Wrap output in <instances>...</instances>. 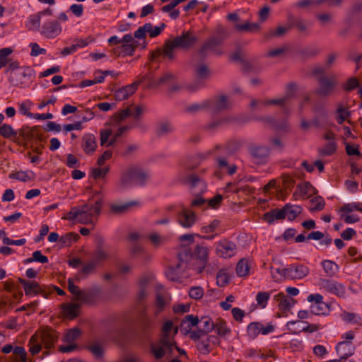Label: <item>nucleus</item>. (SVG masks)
Masks as SVG:
<instances>
[{
  "mask_svg": "<svg viewBox=\"0 0 362 362\" xmlns=\"http://www.w3.org/2000/svg\"><path fill=\"white\" fill-rule=\"evenodd\" d=\"M197 42V37L191 32H183L182 35L177 36L173 40H167L163 45V49H158L151 54V60H156L161 55L173 59L175 56L173 50L175 48L189 49Z\"/></svg>",
  "mask_w": 362,
  "mask_h": 362,
  "instance_id": "f257e3e1",
  "label": "nucleus"
},
{
  "mask_svg": "<svg viewBox=\"0 0 362 362\" xmlns=\"http://www.w3.org/2000/svg\"><path fill=\"white\" fill-rule=\"evenodd\" d=\"M102 199L98 200L94 204L86 203L81 206L72 207L66 217L69 221H74L81 224L93 223L101 212Z\"/></svg>",
  "mask_w": 362,
  "mask_h": 362,
  "instance_id": "f03ea898",
  "label": "nucleus"
},
{
  "mask_svg": "<svg viewBox=\"0 0 362 362\" xmlns=\"http://www.w3.org/2000/svg\"><path fill=\"white\" fill-rule=\"evenodd\" d=\"M173 328L171 320L164 322L159 339L151 344V352L157 360L161 359L165 354H171L173 351V346H175L174 336H171L170 332Z\"/></svg>",
  "mask_w": 362,
  "mask_h": 362,
  "instance_id": "7ed1b4c3",
  "label": "nucleus"
},
{
  "mask_svg": "<svg viewBox=\"0 0 362 362\" xmlns=\"http://www.w3.org/2000/svg\"><path fill=\"white\" fill-rule=\"evenodd\" d=\"M228 37V30L222 27L218 26L216 30V35L205 41L199 49V55L204 59L207 57L210 53L217 55L222 54V52L218 49V47Z\"/></svg>",
  "mask_w": 362,
  "mask_h": 362,
  "instance_id": "20e7f679",
  "label": "nucleus"
},
{
  "mask_svg": "<svg viewBox=\"0 0 362 362\" xmlns=\"http://www.w3.org/2000/svg\"><path fill=\"white\" fill-rule=\"evenodd\" d=\"M177 258L179 262L175 267H170L166 272L168 279L173 281H178V273H180L186 269H190V265L188 264V260L193 259L192 252L187 249L180 250L177 254Z\"/></svg>",
  "mask_w": 362,
  "mask_h": 362,
  "instance_id": "39448f33",
  "label": "nucleus"
},
{
  "mask_svg": "<svg viewBox=\"0 0 362 362\" xmlns=\"http://www.w3.org/2000/svg\"><path fill=\"white\" fill-rule=\"evenodd\" d=\"M180 181L183 185L188 187L194 196L201 195L206 191V182L197 174L191 173L188 175L182 176L180 177Z\"/></svg>",
  "mask_w": 362,
  "mask_h": 362,
  "instance_id": "423d86ee",
  "label": "nucleus"
},
{
  "mask_svg": "<svg viewBox=\"0 0 362 362\" xmlns=\"http://www.w3.org/2000/svg\"><path fill=\"white\" fill-rule=\"evenodd\" d=\"M194 251L196 257L192 255L193 259L188 260V264L190 265V269L201 273L208 262L209 250L206 247L197 245Z\"/></svg>",
  "mask_w": 362,
  "mask_h": 362,
  "instance_id": "0eeeda50",
  "label": "nucleus"
},
{
  "mask_svg": "<svg viewBox=\"0 0 362 362\" xmlns=\"http://www.w3.org/2000/svg\"><path fill=\"white\" fill-rule=\"evenodd\" d=\"M317 81L319 86L315 89V93L320 97H328L331 95L337 85L334 76L327 77L326 76H320L317 77Z\"/></svg>",
  "mask_w": 362,
  "mask_h": 362,
  "instance_id": "6e6552de",
  "label": "nucleus"
},
{
  "mask_svg": "<svg viewBox=\"0 0 362 362\" xmlns=\"http://www.w3.org/2000/svg\"><path fill=\"white\" fill-rule=\"evenodd\" d=\"M248 151L252 158L259 164L266 163L270 155L269 147L255 144H251L248 146Z\"/></svg>",
  "mask_w": 362,
  "mask_h": 362,
  "instance_id": "1a4fd4ad",
  "label": "nucleus"
},
{
  "mask_svg": "<svg viewBox=\"0 0 362 362\" xmlns=\"http://www.w3.org/2000/svg\"><path fill=\"white\" fill-rule=\"evenodd\" d=\"M319 286L326 291L333 293L338 297L345 296V287L342 284L338 281L327 279H320Z\"/></svg>",
  "mask_w": 362,
  "mask_h": 362,
  "instance_id": "9d476101",
  "label": "nucleus"
},
{
  "mask_svg": "<svg viewBox=\"0 0 362 362\" xmlns=\"http://www.w3.org/2000/svg\"><path fill=\"white\" fill-rule=\"evenodd\" d=\"M287 329L293 334H298L301 332H314L319 329V325H308L307 322L296 320L289 321L286 324Z\"/></svg>",
  "mask_w": 362,
  "mask_h": 362,
  "instance_id": "9b49d317",
  "label": "nucleus"
},
{
  "mask_svg": "<svg viewBox=\"0 0 362 362\" xmlns=\"http://www.w3.org/2000/svg\"><path fill=\"white\" fill-rule=\"evenodd\" d=\"M237 250L236 245L227 240H222L216 243V254L223 258H230L235 255Z\"/></svg>",
  "mask_w": 362,
  "mask_h": 362,
  "instance_id": "f8f14e48",
  "label": "nucleus"
},
{
  "mask_svg": "<svg viewBox=\"0 0 362 362\" xmlns=\"http://www.w3.org/2000/svg\"><path fill=\"white\" fill-rule=\"evenodd\" d=\"M197 216L195 213L186 208L177 211L176 215L177 222L183 228H189L196 222Z\"/></svg>",
  "mask_w": 362,
  "mask_h": 362,
  "instance_id": "ddd939ff",
  "label": "nucleus"
},
{
  "mask_svg": "<svg viewBox=\"0 0 362 362\" xmlns=\"http://www.w3.org/2000/svg\"><path fill=\"white\" fill-rule=\"evenodd\" d=\"M207 100L210 103L209 105V110L213 114L226 110L232 106L228 98L224 95H221L212 100Z\"/></svg>",
  "mask_w": 362,
  "mask_h": 362,
  "instance_id": "4468645a",
  "label": "nucleus"
},
{
  "mask_svg": "<svg viewBox=\"0 0 362 362\" xmlns=\"http://www.w3.org/2000/svg\"><path fill=\"white\" fill-rule=\"evenodd\" d=\"M18 282L23 286L26 296H33L37 294H42L46 296V292L37 281H28L22 278H18Z\"/></svg>",
  "mask_w": 362,
  "mask_h": 362,
  "instance_id": "2eb2a0df",
  "label": "nucleus"
},
{
  "mask_svg": "<svg viewBox=\"0 0 362 362\" xmlns=\"http://www.w3.org/2000/svg\"><path fill=\"white\" fill-rule=\"evenodd\" d=\"M62 32V27L57 20L45 23L41 28L40 33L47 38H54Z\"/></svg>",
  "mask_w": 362,
  "mask_h": 362,
  "instance_id": "dca6fc26",
  "label": "nucleus"
},
{
  "mask_svg": "<svg viewBox=\"0 0 362 362\" xmlns=\"http://www.w3.org/2000/svg\"><path fill=\"white\" fill-rule=\"evenodd\" d=\"M285 272H286V279H300L308 274L309 269L303 264H291L285 268Z\"/></svg>",
  "mask_w": 362,
  "mask_h": 362,
  "instance_id": "f3484780",
  "label": "nucleus"
},
{
  "mask_svg": "<svg viewBox=\"0 0 362 362\" xmlns=\"http://www.w3.org/2000/svg\"><path fill=\"white\" fill-rule=\"evenodd\" d=\"M19 135L26 141H32L33 139H37L39 141L43 140L42 129L38 126L33 127H30L28 126L23 127L20 129Z\"/></svg>",
  "mask_w": 362,
  "mask_h": 362,
  "instance_id": "a211bd4d",
  "label": "nucleus"
},
{
  "mask_svg": "<svg viewBox=\"0 0 362 362\" xmlns=\"http://www.w3.org/2000/svg\"><path fill=\"white\" fill-rule=\"evenodd\" d=\"M100 288L98 286H94L87 290H82L77 301L80 303L93 304L100 295Z\"/></svg>",
  "mask_w": 362,
  "mask_h": 362,
  "instance_id": "6ab92c4d",
  "label": "nucleus"
},
{
  "mask_svg": "<svg viewBox=\"0 0 362 362\" xmlns=\"http://www.w3.org/2000/svg\"><path fill=\"white\" fill-rule=\"evenodd\" d=\"M58 337L59 334L55 330L48 328L42 331L39 339L46 349H51L58 341Z\"/></svg>",
  "mask_w": 362,
  "mask_h": 362,
  "instance_id": "aec40b11",
  "label": "nucleus"
},
{
  "mask_svg": "<svg viewBox=\"0 0 362 362\" xmlns=\"http://www.w3.org/2000/svg\"><path fill=\"white\" fill-rule=\"evenodd\" d=\"M81 148L88 155H92L97 148L96 137L93 134H86L82 138Z\"/></svg>",
  "mask_w": 362,
  "mask_h": 362,
  "instance_id": "412c9836",
  "label": "nucleus"
},
{
  "mask_svg": "<svg viewBox=\"0 0 362 362\" xmlns=\"http://www.w3.org/2000/svg\"><path fill=\"white\" fill-rule=\"evenodd\" d=\"M156 326L154 320L146 313H142L139 320V329L144 335L150 334Z\"/></svg>",
  "mask_w": 362,
  "mask_h": 362,
  "instance_id": "4be33fe9",
  "label": "nucleus"
},
{
  "mask_svg": "<svg viewBox=\"0 0 362 362\" xmlns=\"http://www.w3.org/2000/svg\"><path fill=\"white\" fill-rule=\"evenodd\" d=\"M138 205L136 201L125 203H112L110 205V212L114 215H120L127 213L129 209Z\"/></svg>",
  "mask_w": 362,
  "mask_h": 362,
  "instance_id": "5701e85b",
  "label": "nucleus"
},
{
  "mask_svg": "<svg viewBox=\"0 0 362 362\" xmlns=\"http://www.w3.org/2000/svg\"><path fill=\"white\" fill-rule=\"evenodd\" d=\"M274 300L279 303V309L284 312L289 311L295 304V300L284 293H279L274 296Z\"/></svg>",
  "mask_w": 362,
  "mask_h": 362,
  "instance_id": "b1692460",
  "label": "nucleus"
},
{
  "mask_svg": "<svg viewBox=\"0 0 362 362\" xmlns=\"http://www.w3.org/2000/svg\"><path fill=\"white\" fill-rule=\"evenodd\" d=\"M131 168L135 185H144L150 177L148 173L137 167Z\"/></svg>",
  "mask_w": 362,
  "mask_h": 362,
  "instance_id": "393cba45",
  "label": "nucleus"
},
{
  "mask_svg": "<svg viewBox=\"0 0 362 362\" xmlns=\"http://www.w3.org/2000/svg\"><path fill=\"white\" fill-rule=\"evenodd\" d=\"M135 185L134 176L132 175V168L129 167L127 170L122 171L119 182V187L122 189Z\"/></svg>",
  "mask_w": 362,
  "mask_h": 362,
  "instance_id": "a878e982",
  "label": "nucleus"
},
{
  "mask_svg": "<svg viewBox=\"0 0 362 362\" xmlns=\"http://www.w3.org/2000/svg\"><path fill=\"white\" fill-rule=\"evenodd\" d=\"M286 218L284 207L281 209H272L264 214V220L268 223H272L274 220H281Z\"/></svg>",
  "mask_w": 362,
  "mask_h": 362,
  "instance_id": "bb28decb",
  "label": "nucleus"
},
{
  "mask_svg": "<svg viewBox=\"0 0 362 362\" xmlns=\"http://www.w3.org/2000/svg\"><path fill=\"white\" fill-rule=\"evenodd\" d=\"M96 266V261L91 260L90 262H88L83 267L81 272L75 276L74 279L78 282L82 279H84L87 276L94 272Z\"/></svg>",
  "mask_w": 362,
  "mask_h": 362,
  "instance_id": "cd10ccee",
  "label": "nucleus"
},
{
  "mask_svg": "<svg viewBox=\"0 0 362 362\" xmlns=\"http://www.w3.org/2000/svg\"><path fill=\"white\" fill-rule=\"evenodd\" d=\"M174 76L170 73H165L158 80L151 79L149 86L151 88H158L163 85H170L174 81Z\"/></svg>",
  "mask_w": 362,
  "mask_h": 362,
  "instance_id": "c85d7f7f",
  "label": "nucleus"
},
{
  "mask_svg": "<svg viewBox=\"0 0 362 362\" xmlns=\"http://www.w3.org/2000/svg\"><path fill=\"white\" fill-rule=\"evenodd\" d=\"M285 216L288 221H293L300 214H301L303 209L298 205H292L286 204L284 206Z\"/></svg>",
  "mask_w": 362,
  "mask_h": 362,
  "instance_id": "c756f323",
  "label": "nucleus"
},
{
  "mask_svg": "<svg viewBox=\"0 0 362 362\" xmlns=\"http://www.w3.org/2000/svg\"><path fill=\"white\" fill-rule=\"evenodd\" d=\"M81 305L78 303H69L63 305L64 315L70 319H74L79 315Z\"/></svg>",
  "mask_w": 362,
  "mask_h": 362,
  "instance_id": "7c9ffc66",
  "label": "nucleus"
},
{
  "mask_svg": "<svg viewBox=\"0 0 362 362\" xmlns=\"http://www.w3.org/2000/svg\"><path fill=\"white\" fill-rule=\"evenodd\" d=\"M8 177L21 182H27L35 178V173L33 171H18L16 173H10Z\"/></svg>",
  "mask_w": 362,
  "mask_h": 362,
  "instance_id": "2f4dec72",
  "label": "nucleus"
},
{
  "mask_svg": "<svg viewBox=\"0 0 362 362\" xmlns=\"http://www.w3.org/2000/svg\"><path fill=\"white\" fill-rule=\"evenodd\" d=\"M250 266L248 259H241L236 266V274L240 277H244L249 274Z\"/></svg>",
  "mask_w": 362,
  "mask_h": 362,
  "instance_id": "473e14b6",
  "label": "nucleus"
},
{
  "mask_svg": "<svg viewBox=\"0 0 362 362\" xmlns=\"http://www.w3.org/2000/svg\"><path fill=\"white\" fill-rule=\"evenodd\" d=\"M112 52L114 53V54H116L117 56H133L134 54V47L132 45H130V44H122L120 46L115 47L112 49Z\"/></svg>",
  "mask_w": 362,
  "mask_h": 362,
  "instance_id": "72a5a7b5",
  "label": "nucleus"
},
{
  "mask_svg": "<svg viewBox=\"0 0 362 362\" xmlns=\"http://www.w3.org/2000/svg\"><path fill=\"white\" fill-rule=\"evenodd\" d=\"M174 131L172 124L168 121H162L158 124L156 134L159 136L167 135Z\"/></svg>",
  "mask_w": 362,
  "mask_h": 362,
  "instance_id": "f704fd0d",
  "label": "nucleus"
},
{
  "mask_svg": "<svg viewBox=\"0 0 362 362\" xmlns=\"http://www.w3.org/2000/svg\"><path fill=\"white\" fill-rule=\"evenodd\" d=\"M321 264L328 276H334L339 270V266L332 260H324Z\"/></svg>",
  "mask_w": 362,
  "mask_h": 362,
  "instance_id": "c9c22d12",
  "label": "nucleus"
},
{
  "mask_svg": "<svg viewBox=\"0 0 362 362\" xmlns=\"http://www.w3.org/2000/svg\"><path fill=\"white\" fill-rule=\"evenodd\" d=\"M210 103L208 100H204L201 103H194L185 107V112L189 114H194L197 112L208 110Z\"/></svg>",
  "mask_w": 362,
  "mask_h": 362,
  "instance_id": "e433bc0d",
  "label": "nucleus"
},
{
  "mask_svg": "<svg viewBox=\"0 0 362 362\" xmlns=\"http://www.w3.org/2000/svg\"><path fill=\"white\" fill-rule=\"evenodd\" d=\"M206 334L212 331L215 327V323L207 316L202 317L199 319V326Z\"/></svg>",
  "mask_w": 362,
  "mask_h": 362,
  "instance_id": "4c0bfd02",
  "label": "nucleus"
},
{
  "mask_svg": "<svg viewBox=\"0 0 362 362\" xmlns=\"http://www.w3.org/2000/svg\"><path fill=\"white\" fill-rule=\"evenodd\" d=\"M259 120L264 122V123L269 124L270 127H274L279 130H284L286 129L288 125L286 120H284L281 122V124H278L276 119L272 117H262Z\"/></svg>",
  "mask_w": 362,
  "mask_h": 362,
  "instance_id": "58836bf2",
  "label": "nucleus"
},
{
  "mask_svg": "<svg viewBox=\"0 0 362 362\" xmlns=\"http://www.w3.org/2000/svg\"><path fill=\"white\" fill-rule=\"evenodd\" d=\"M148 284V279L145 277L139 281V289L137 294V300L142 302L148 296L147 286Z\"/></svg>",
  "mask_w": 362,
  "mask_h": 362,
  "instance_id": "ea45409f",
  "label": "nucleus"
},
{
  "mask_svg": "<svg viewBox=\"0 0 362 362\" xmlns=\"http://www.w3.org/2000/svg\"><path fill=\"white\" fill-rule=\"evenodd\" d=\"M88 350L96 359H101L104 356V349L97 342L92 343L87 346Z\"/></svg>",
  "mask_w": 362,
  "mask_h": 362,
  "instance_id": "a19ab883",
  "label": "nucleus"
},
{
  "mask_svg": "<svg viewBox=\"0 0 362 362\" xmlns=\"http://www.w3.org/2000/svg\"><path fill=\"white\" fill-rule=\"evenodd\" d=\"M261 328L262 324L260 322H254L250 323L247 327L248 337L252 339H255L261 333Z\"/></svg>",
  "mask_w": 362,
  "mask_h": 362,
  "instance_id": "79ce46f5",
  "label": "nucleus"
},
{
  "mask_svg": "<svg viewBox=\"0 0 362 362\" xmlns=\"http://www.w3.org/2000/svg\"><path fill=\"white\" fill-rule=\"evenodd\" d=\"M28 346H30L29 351L33 355L38 354L42 349V345L39 343V337L35 334L33 335L29 340Z\"/></svg>",
  "mask_w": 362,
  "mask_h": 362,
  "instance_id": "37998d69",
  "label": "nucleus"
},
{
  "mask_svg": "<svg viewBox=\"0 0 362 362\" xmlns=\"http://www.w3.org/2000/svg\"><path fill=\"white\" fill-rule=\"evenodd\" d=\"M336 112L338 115L336 117V120L339 124H342L351 114L341 104L338 105Z\"/></svg>",
  "mask_w": 362,
  "mask_h": 362,
  "instance_id": "c03bdc74",
  "label": "nucleus"
},
{
  "mask_svg": "<svg viewBox=\"0 0 362 362\" xmlns=\"http://www.w3.org/2000/svg\"><path fill=\"white\" fill-rule=\"evenodd\" d=\"M133 128V126L130 125H125L119 127L117 131L115 132V134L112 136V137L110 139L108 143L107 144L106 146H113L116 144L118 138H119L124 132L128 131Z\"/></svg>",
  "mask_w": 362,
  "mask_h": 362,
  "instance_id": "a18cd8bd",
  "label": "nucleus"
},
{
  "mask_svg": "<svg viewBox=\"0 0 362 362\" xmlns=\"http://www.w3.org/2000/svg\"><path fill=\"white\" fill-rule=\"evenodd\" d=\"M328 310L329 306L324 301L316 304H312L310 305L311 313L316 315H324Z\"/></svg>",
  "mask_w": 362,
  "mask_h": 362,
  "instance_id": "49530a36",
  "label": "nucleus"
},
{
  "mask_svg": "<svg viewBox=\"0 0 362 362\" xmlns=\"http://www.w3.org/2000/svg\"><path fill=\"white\" fill-rule=\"evenodd\" d=\"M337 151V143L334 141H329L322 148L319 150L320 153L324 156L333 155Z\"/></svg>",
  "mask_w": 362,
  "mask_h": 362,
  "instance_id": "de8ad7c7",
  "label": "nucleus"
},
{
  "mask_svg": "<svg viewBox=\"0 0 362 362\" xmlns=\"http://www.w3.org/2000/svg\"><path fill=\"white\" fill-rule=\"evenodd\" d=\"M28 75L25 71L11 73L9 76V81L15 86H18L23 83V78Z\"/></svg>",
  "mask_w": 362,
  "mask_h": 362,
  "instance_id": "09e8293b",
  "label": "nucleus"
},
{
  "mask_svg": "<svg viewBox=\"0 0 362 362\" xmlns=\"http://www.w3.org/2000/svg\"><path fill=\"white\" fill-rule=\"evenodd\" d=\"M235 28L240 32H252L255 30H258L259 28V25L256 23H251L250 22H245L243 24L235 25Z\"/></svg>",
  "mask_w": 362,
  "mask_h": 362,
  "instance_id": "8fccbe9b",
  "label": "nucleus"
},
{
  "mask_svg": "<svg viewBox=\"0 0 362 362\" xmlns=\"http://www.w3.org/2000/svg\"><path fill=\"white\" fill-rule=\"evenodd\" d=\"M211 339L216 340V337L214 336H209L207 337L206 339L202 340L199 341L197 344V349L198 350L204 354H209L211 351V346L209 344V340Z\"/></svg>",
  "mask_w": 362,
  "mask_h": 362,
  "instance_id": "3c124183",
  "label": "nucleus"
},
{
  "mask_svg": "<svg viewBox=\"0 0 362 362\" xmlns=\"http://www.w3.org/2000/svg\"><path fill=\"white\" fill-rule=\"evenodd\" d=\"M148 75L146 74V75L142 76L140 80L135 81L134 83H133L130 85H127V86L123 87L122 88L127 93H128V97H129V96L133 95L136 92V90L138 88V86H139V84L141 83H142L144 81H145L146 79H148Z\"/></svg>",
  "mask_w": 362,
  "mask_h": 362,
  "instance_id": "603ef678",
  "label": "nucleus"
},
{
  "mask_svg": "<svg viewBox=\"0 0 362 362\" xmlns=\"http://www.w3.org/2000/svg\"><path fill=\"white\" fill-rule=\"evenodd\" d=\"M80 239V235L78 233L71 232L65 234L59 238V241L62 244L69 245L71 242H76Z\"/></svg>",
  "mask_w": 362,
  "mask_h": 362,
  "instance_id": "864d4df0",
  "label": "nucleus"
},
{
  "mask_svg": "<svg viewBox=\"0 0 362 362\" xmlns=\"http://www.w3.org/2000/svg\"><path fill=\"white\" fill-rule=\"evenodd\" d=\"M314 112L318 115V116H316L313 118L312 121V124L315 125V127L320 126V117L323 118H327V114L323 106H315L313 109Z\"/></svg>",
  "mask_w": 362,
  "mask_h": 362,
  "instance_id": "5fc2aeb1",
  "label": "nucleus"
},
{
  "mask_svg": "<svg viewBox=\"0 0 362 362\" xmlns=\"http://www.w3.org/2000/svg\"><path fill=\"white\" fill-rule=\"evenodd\" d=\"M194 71L196 76L199 78H206L210 74L209 69L205 64L196 66Z\"/></svg>",
  "mask_w": 362,
  "mask_h": 362,
  "instance_id": "6e6d98bb",
  "label": "nucleus"
},
{
  "mask_svg": "<svg viewBox=\"0 0 362 362\" xmlns=\"http://www.w3.org/2000/svg\"><path fill=\"white\" fill-rule=\"evenodd\" d=\"M0 135L4 138L16 137L17 132L9 124H4L0 127Z\"/></svg>",
  "mask_w": 362,
  "mask_h": 362,
  "instance_id": "4d7b16f0",
  "label": "nucleus"
},
{
  "mask_svg": "<svg viewBox=\"0 0 362 362\" xmlns=\"http://www.w3.org/2000/svg\"><path fill=\"white\" fill-rule=\"evenodd\" d=\"M81 332L80 329L77 327H74L70 329L66 332L64 340L68 343H73L75 340H76L81 335Z\"/></svg>",
  "mask_w": 362,
  "mask_h": 362,
  "instance_id": "13d9d810",
  "label": "nucleus"
},
{
  "mask_svg": "<svg viewBox=\"0 0 362 362\" xmlns=\"http://www.w3.org/2000/svg\"><path fill=\"white\" fill-rule=\"evenodd\" d=\"M145 25H146L147 26H150L148 28V31H147V33H148L151 37H155L158 36L166 26L164 23H162L160 26H153L150 23H146Z\"/></svg>",
  "mask_w": 362,
  "mask_h": 362,
  "instance_id": "bf43d9fd",
  "label": "nucleus"
},
{
  "mask_svg": "<svg viewBox=\"0 0 362 362\" xmlns=\"http://www.w3.org/2000/svg\"><path fill=\"white\" fill-rule=\"evenodd\" d=\"M310 202L313 204V206L310 209V211H318L324 209L325 202L323 198L320 196L313 197Z\"/></svg>",
  "mask_w": 362,
  "mask_h": 362,
  "instance_id": "052dcab7",
  "label": "nucleus"
},
{
  "mask_svg": "<svg viewBox=\"0 0 362 362\" xmlns=\"http://www.w3.org/2000/svg\"><path fill=\"white\" fill-rule=\"evenodd\" d=\"M269 298H270L269 293L259 292L256 296V301H257V305L259 307L264 308L267 306V302L269 300Z\"/></svg>",
  "mask_w": 362,
  "mask_h": 362,
  "instance_id": "680f3d73",
  "label": "nucleus"
},
{
  "mask_svg": "<svg viewBox=\"0 0 362 362\" xmlns=\"http://www.w3.org/2000/svg\"><path fill=\"white\" fill-rule=\"evenodd\" d=\"M13 50L9 48H2L0 49V67H4L8 62V57L12 53Z\"/></svg>",
  "mask_w": 362,
  "mask_h": 362,
  "instance_id": "e2e57ef3",
  "label": "nucleus"
},
{
  "mask_svg": "<svg viewBox=\"0 0 362 362\" xmlns=\"http://www.w3.org/2000/svg\"><path fill=\"white\" fill-rule=\"evenodd\" d=\"M214 329L221 337H224L230 333V329L227 327L226 323L222 320L215 324Z\"/></svg>",
  "mask_w": 362,
  "mask_h": 362,
  "instance_id": "0e129e2a",
  "label": "nucleus"
},
{
  "mask_svg": "<svg viewBox=\"0 0 362 362\" xmlns=\"http://www.w3.org/2000/svg\"><path fill=\"white\" fill-rule=\"evenodd\" d=\"M132 115V110L130 108L127 107L124 110H121L115 114L114 119L117 123H119L122 121L124 120L126 118L130 117Z\"/></svg>",
  "mask_w": 362,
  "mask_h": 362,
  "instance_id": "69168bd1",
  "label": "nucleus"
},
{
  "mask_svg": "<svg viewBox=\"0 0 362 362\" xmlns=\"http://www.w3.org/2000/svg\"><path fill=\"white\" fill-rule=\"evenodd\" d=\"M341 317L344 321L350 323H358L361 320L360 317L357 316L356 314L346 311H344L341 314Z\"/></svg>",
  "mask_w": 362,
  "mask_h": 362,
  "instance_id": "338daca9",
  "label": "nucleus"
},
{
  "mask_svg": "<svg viewBox=\"0 0 362 362\" xmlns=\"http://www.w3.org/2000/svg\"><path fill=\"white\" fill-rule=\"evenodd\" d=\"M189 296L191 298L199 300L204 296V290L200 286L192 287L189 291Z\"/></svg>",
  "mask_w": 362,
  "mask_h": 362,
  "instance_id": "774afa93",
  "label": "nucleus"
}]
</instances>
